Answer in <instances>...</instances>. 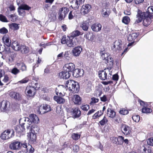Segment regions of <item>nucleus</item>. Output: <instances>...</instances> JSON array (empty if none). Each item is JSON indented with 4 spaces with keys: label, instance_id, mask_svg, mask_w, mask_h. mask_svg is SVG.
Listing matches in <instances>:
<instances>
[{
    "label": "nucleus",
    "instance_id": "nucleus-20",
    "mask_svg": "<svg viewBox=\"0 0 153 153\" xmlns=\"http://www.w3.org/2000/svg\"><path fill=\"white\" fill-rule=\"evenodd\" d=\"M105 109V106H104L102 110L98 111L92 116V119H95L98 118L99 117H100L103 114L104 112Z\"/></svg>",
    "mask_w": 153,
    "mask_h": 153
},
{
    "label": "nucleus",
    "instance_id": "nucleus-2",
    "mask_svg": "<svg viewBox=\"0 0 153 153\" xmlns=\"http://www.w3.org/2000/svg\"><path fill=\"white\" fill-rule=\"evenodd\" d=\"M65 86L67 89L73 92L77 93L79 91V84L73 80L70 79L67 81L66 82Z\"/></svg>",
    "mask_w": 153,
    "mask_h": 153
},
{
    "label": "nucleus",
    "instance_id": "nucleus-37",
    "mask_svg": "<svg viewBox=\"0 0 153 153\" xmlns=\"http://www.w3.org/2000/svg\"><path fill=\"white\" fill-rule=\"evenodd\" d=\"M84 37L86 39L90 40H93L94 37V36L90 32L87 33H86L84 35Z\"/></svg>",
    "mask_w": 153,
    "mask_h": 153
},
{
    "label": "nucleus",
    "instance_id": "nucleus-56",
    "mask_svg": "<svg viewBox=\"0 0 153 153\" xmlns=\"http://www.w3.org/2000/svg\"><path fill=\"white\" fill-rule=\"evenodd\" d=\"M0 20L3 22H8L6 17L2 14H0Z\"/></svg>",
    "mask_w": 153,
    "mask_h": 153
},
{
    "label": "nucleus",
    "instance_id": "nucleus-55",
    "mask_svg": "<svg viewBox=\"0 0 153 153\" xmlns=\"http://www.w3.org/2000/svg\"><path fill=\"white\" fill-rule=\"evenodd\" d=\"M119 113L121 114L125 115L128 114V111L124 108H122L120 110Z\"/></svg>",
    "mask_w": 153,
    "mask_h": 153
},
{
    "label": "nucleus",
    "instance_id": "nucleus-22",
    "mask_svg": "<svg viewBox=\"0 0 153 153\" xmlns=\"http://www.w3.org/2000/svg\"><path fill=\"white\" fill-rule=\"evenodd\" d=\"M10 46L13 50L19 51L21 45L17 41H15L12 42Z\"/></svg>",
    "mask_w": 153,
    "mask_h": 153
},
{
    "label": "nucleus",
    "instance_id": "nucleus-9",
    "mask_svg": "<svg viewBox=\"0 0 153 153\" xmlns=\"http://www.w3.org/2000/svg\"><path fill=\"white\" fill-rule=\"evenodd\" d=\"M9 148L13 150H18L21 148V143L18 141H13L9 145Z\"/></svg>",
    "mask_w": 153,
    "mask_h": 153
},
{
    "label": "nucleus",
    "instance_id": "nucleus-60",
    "mask_svg": "<svg viewBox=\"0 0 153 153\" xmlns=\"http://www.w3.org/2000/svg\"><path fill=\"white\" fill-rule=\"evenodd\" d=\"M67 39H66V37L65 35H64L62 36V38L61 39V43L62 44H66L67 42Z\"/></svg>",
    "mask_w": 153,
    "mask_h": 153
},
{
    "label": "nucleus",
    "instance_id": "nucleus-3",
    "mask_svg": "<svg viewBox=\"0 0 153 153\" xmlns=\"http://www.w3.org/2000/svg\"><path fill=\"white\" fill-rule=\"evenodd\" d=\"M38 89L36 88V86H27L25 89V94L28 97L33 98L36 94L37 90Z\"/></svg>",
    "mask_w": 153,
    "mask_h": 153
},
{
    "label": "nucleus",
    "instance_id": "nucleus-8",
    "mask_svg": "<svg viewBox=\"0 0 153 153\" xmlns=\"http://www.w3.org/2000/svg\"><path fill=\"white\" fill-rule=\"evenodd\" d=\"M108 70H106L105 69L99 71L98 75L100 79L103 80H107V74H110Z\"/></svg>",
    "mask_w": 153,
    "mask_h": 153
},
{
    "label": "nucleus",
    "instance_id": "nucleus-14",
    "mask_svg": "<svg viewBox=\"0 0 153 153\" xmlns=\"http://www.w3.org/2000/svg\"><path fill=\"white\" fill-rule=\"evenodd\" d=\"M9 95L11 98L16 100H19L22 99V96L19 93L11 91L10 92Z\"/></svg>",
    "mask_w": 153,
    "mask_h": 153
},
{
    "label": "nucleus",
    "instance_id": "nucleus-29",
    "mask_svg": "<svg viewBox=\"0 0 153 153\" xmlns=\"http://www.w3.org/2000/svg\"><path fill=\"white\" fill-rule=\"evenodd\" d=\"M139 35V33H133L131 35L130 34L128 37L127 39L129 41H134V40L136 39Z\"/></svg>",
    "mask_w": 153,
    "mask_h": 153
},
{
    "label": "nucleus",
    "instance_id": "nucleus-43",
    "mask_svg": "<svg viewBox=\"0 0 153 153\" xmlns=\"http://www.w3.org/2000/svg\"><path fill=\"white\" fill-rule=\"evenodd\" d=\"M130 19L129 17L128 16H125L123 17L122 20V22L126 25H128L130 22Z\"/></svg>",
    "mask_w": 153,
    "mask_h": 153
},
{
    "label": "nucleus",
    "instance_id": "nucleus-63",
    "mask_svg": "<svg viewBox=\"0 0 153 153\" xmlns=\"http://www.w3.org/2000/svg\"><path fill=\"white\" fill-rule=\"evenodd\" d=\"M111 60H112L108 62L109 64L108 65V68H109L110 69L113 68L114 62L113 59H111Z\"/></svg>",
    "mask_w": 153,
    "mask_h": 153
},
{
    "label": "nucleus",
    "instance_id": "nucleus-34",
    "mask_svg": "<svg viewBox=\"0 0 153 153\" xmlns=\"http://www.w3.org/2000/svg\"><path fill=\"white\" fill-rule=\"evenodd\" d=\"M39 130V127L36 125H32L30 132L36 134L38 132Z\"/></svg>",
    "mask_w": 153,
    "mask_h": 153
},
{
    "label": "nucleus",
    "instance_id": "nucleus-41",
    "mask_svg": "<svg viewBox=\"0 0 153 153\" xmlns=\"http://www.w3.org/2000/svg\"><path fill=\"white\" fill-rule=\"evenodd\" d=\"M82 4L81 3V2L80 1H79L77 0H76L75 4L72 5L71 6V7L75 10H76L78 9L79 8V6L81 4Z\"/></svg>",
    "mask_w": 153,
    "mask_h": 153
},
{
    "label": "nucleus",
    "instance_id": "nucleus-27",
    "mask_svg": "<svg viewBox=\"0 0 153 153\" xmlns=\"http://www.w3.org/2000/svg\"><path fill=\"white\" fill-rule=\"evenodd\" d=\"M71 38L70 36L68 38V39H67V45L69 47H73L76 45L75 42V40L76 39L73 38Z\"/></svg>",
    "mask_w": 153,
    "mask_h": 153
},
{
    "label": "nucleus",
    "instance_id": "nucleus-59",
    "mask_svg": "<svg viewBox=\"0 0 153 153\" xmlns=\"http://www.w3.org/2000/svg\"><path fill=\"white\" fill-rule=\"evenodd\" d=\"M117 137H112L110 138L111 143L113 144L117 145Z\"/></svg>",
    "mask_w": 153,
    "mask_h": 153
},
{
    "label": "nucleus",
    "instance_id": "nucleus-28",
    "mask_svg": "<svg viewBox=\"0 0 153 153\" xmlns=\"http://www.w3.org/2000/svg\"><path fill=\"white\" fill-rule=\"evenodd\" d=\"M89 25V24L88 22L87 21H84L80 24V27L84 31H87L88 29Z\"/></svg>",
    "mask_w": 153,
    "mask_h": 153
},
{
    "label": "nucleus",
    "instance_id": "nucleus-24",
    "mask_svg": "<svg viewBox=\"0 0 153 153\" xmlns=\"http://www.w3.org/2000/svg\"><path fill=\"white\" fill-rule=\"evenodd\" d=\"M82 50V48L80 46L76 47L74 48L72 52L74 56H78Z\"/></svg>",
    "mask_w": 153,
    "mask_h": 153
},
{
    "label": "nucleus",
    "instance_id": "nucleus-6",
    "mask_svg": "<svg viewBox=\"0 0 153 153\" xmlns=\"http://www.w3.org/2000/svg\"><path fill=\"white\" fill-rule=\"evenodd\" d=\"M152 150L151 147L146 144L142 145L138 148L139 153H151Z\"/></svg>",
    "mask_w": 153,
    "mask_h": 153
},
{
    "label": "nucleus",
    "instance_id": "nucleus-62",
    "mask_svg": "<svg viewBox=\"0 0 153 153\" xmlns=\"http://www.w3.org/2000/svg\"><path fill=\"white\" fill-rule=\"evenodd\" d=\"M8 32L7 30L4 27L0 29V33L4 34L7 33Z\"/></svg>",
    "mask_w": 153,
    "mask_h": 153
},
{
    "label": "nucleus",
    "instance_id": "nucleus-39",
    "mask_svg": "<svg viewBox=\"0 0 153 153\" xmlns=\"http://www.w3.org/2000/svg\"><path fill=\"white\" fill-rule=\"evenodd\" d=\"M101 55L102 58L103 60H105V62L106 64L108 63L109 57L108 53H107L102 54Z\"/></svg>",
    "mask_w": 153,
    "mask_h": 153
},
{
    "label": "nucleus",
    "instance_id": "nucleus-33",
    "mask_svg": "<svg viewBox=\"0 0 153 153\" xmlns=\"http://www.w3.org/2000/svg\"><path fill=\"white\" fill-rule=\"evenodd\" d=\"M83 33H81L78 30H75L71 33L70 36L71 38H74L75 37L79 35H82Z\"/></svg>",
    "mask_w": 153,
    "mask_h": 153
},
{
    "label": "nucleus",
    "instance_id": "nucleus-17",
    "mask_svg": "<svg viewBox=\"0 0 153 153\" xmlns=\"http://www.w3.org/2000/svg\"><path fill=\"white\" fill-rule=\"evenodd\" d=\"M91 8V6L89 4L83 5L81 9V11L82 13L85 15L88 13Z\"/></svg>",
    "mask_w": 153,
    "mask_h": 153
},
{
    "label": "nucleus",
    "instance_id": "nucleus-50",
    "mask_svg": "<svg viewBox=\"0 0 153 153\" xmlns=\"http://www.w3.org/2000/svg\"><path fill=\"white\" fill-rule=\"evenodd\" d=\"M10 27L13 30H15L19 29V27L17 24L13 23L10 25Z\"/></svg>",
    "mask_w": 153,
    "mask_h": 153
},
{
    "label": "nucleus",
    "instance_id": "nucleus-4",
    "mask_svg": "<svg viewBox=\"0 0 153 153\" xmlns=\"http://www.w3.org/2000/svg\"><path fill=\"white\" fill-rule=\"evenodd\" d=\"M14 136V131L13 129H8L2 133L0 137L3 140H6L13 137Z\"/></svg>",
    "mask_w": 153,
    "mask_h": 153
},
{
    "label": "nucleus",
    "instance_id": "nucleus-45",
    "mask_svg": "<svg viewBox=\"0 0 153 153\" xmlns=\"http://www.w3.org/2000/svg\"><path fill=\"white\" fill-rule=\"evenodd\" d=\"M80 136V134L77 133H73L71 135V137L73 139L75 140H78Z\"/></svg>",
    "mask_w": 153,
    "mask_h": 153
},
{
    "label": "nucleus",
    "instance_id": "nucleus-61",
    "mask_svg": "<svg viewBox=\"0 0 153 153\" xmlns=\"http://www.w3.org/2000/svg\"><path fill=\"white\" fill-rule=\"evenodd\" d=\"M147 142L149 145L153 146V137L148 139Z\"/></svg>",
    "mask_w": 153,
    "mask_h": 153
},
{
    "label": "nucleus",
    "instance_id": "nucleus-1",
    "mask_svg": "<svg viewBox=\"0 0 153 153\" xmlns=\"http://www.w3.org/2000/svg\"><path fill=\"white\" fill-rule=\"evenodd\" d=\"M153 6L149 7L146 12H142L138 9L136 15L137 19L134 24H138L143 21V25L145 27H148L152 22L153 18Z\"/></svg>",
    "mask_w": 153,
    "mask_h": 153
},
{
    "label": "nucleus",
    "instance_id": "nucleus-47",
    "mask_svg": "<svg viewBox=\"0 0 153 153\" xmlns=\"http://www.w3.org/2000/svg\"><path fill=\"white\" fill-rule=\"evenodd\" d=\"M108 122V120L105 116H104L103 119L99 122V123L101 126H104Z\"/></svg>",
    "mask_w": 153,
    "mask_h": 153
},
{
    "label": "nucleus",
    "instance_id": "nucleus-40",
    "mask_svg": "<svg viewBox=\"0 0 153 153\" xmlns=\"http://www.w3.org/2000/svg\"><path fill=\"white\" fill-rule=\"evenodd\" d=\"M124 137L122 136H118V138H117V145H122L123 143V141L122 140H123Z\"/></svg>",
    "mask_w": 153,
    "mask_h": 153
},
{
    "label": "nucleus",
    "instance_id": "nucleus-36",
    "mask_svg": "<svg viewBox=\"0 0 153 153\" xmlns=\"http://www.w3.org/2000/svg\"><path fill=\"white\" fill-rule=\"evenodd\" d=\"M152 111V109L150 108H148L147 105L144 106L142 109V112L146 114L150 113Z\"/></svg>",
    "mask_w": 153,
    "mask_h": 153
},
{
    "label": "nucleus",
    "instance_id": "nucleus-18",
    "mask_svg": "<svg viewBox=\"0 0 153 153\" xmlns=\"http://www.w3.org/2000/svg\"><path fill=\"white\" fill-rule=\"evenodd\" d=\"M2 40L5 45L7 47H10L11 44V41L9 36L7 34H5L3 36Z\"/></svg>",
    "mask_w": 153,
    "mask_h": 153
},
{
    "label": "nucleus",
    "instance_id": "nucleus-23",
    "mask_svg": "<svg viewBox=\"0 0 153 153\" xmlns=\"http://www.w3.org/2000/svg\"><path fill=\"white\" fill-rule=\"evenodd\" d=\"M91 28L93 31L98 32L101 30L102 25L99 23H95L91 25Z\"/></svg>",
    "mask_w": 153,
    "mask_h": 153
},
{
    "label": "nucleus",
    "instance_id": "nucleus-32",
    "mask_svg": "<svg viewBox=\"0 0 153 153\" xmlns=\"http://www.w3.org/2000/svg\"><path fill=\"white\" fill-rule=\"evenodd\" d=\"M53 99L58 103L59 104H63L65 102L64 99L59 96H54Z\"/></svg>",
    "mask_w": 153,
    "mask_h": 153
},
{
    "label": "nucleus",
    "instance_id": "nucleus-5",
    "mask_svg": "<svg viewBox=\"0 0 153 153\" xmlns=\"http://www.w3.org/2000/svg\"><path fill=\"white\" fill-rule=\"evenodd\" d=\"M121 129V131L126 136H130L131 135L132 128L128 125L122 124Z\"/></svg>",
    "mask_w": 153,
    "mask_h": 153
},
{
    "label": "nucleus",
    "instance_id": "nucleus-16",
    "mask_svg": "<svg viewBox=\"0 0 153 153\" xmlns=\"http://www.w3.org/2000/svg\"><path fill=\"white\" fill-rule=\"evenodd\" d=\"M71 112L74 118H78L81 115V111L79 108H72Z\"/></svg>",
    "mask_w": 153,
    "mask_h": 153
},
{
    "label": "nucleus",
    "instance_id": "nucleus-42",
    "mask_svg": "<svg viewBox=\"0 0 153 153\" xmlns=\"http://www.w3.org/2000/svg\"><path fill=\"white\" fill-rule=\"evenodd\" d=\"M111 12L106 10L105 11L104 9H102V11L101 15L103 17H108Z\"/></svg>",
    "mask_w": 153,
    "mask_h": 153
},
{
    "label": "nucleus",
    "instance_id": "nucleus-54",
    "mask_svg": "<svg viewBox=\"0 0 153 153\" xmlns=\"http://www.w3.org/2000/svg\"><path fill=\"white\" fill-rule=\"evenodd\" d=\"M99 99L94 97H92L91 98V101L89 104L91 105L93 104L98 102L99 101Z\"/></svg>",
    "mask_w": 153,
    "mask_h": 153
},
{
    "label": "nucleus",
    "instance_id": "nucleus-26",
    "mask_svg": "<svg viewBox=\"0 0 153 153\" xmlns=\"http://www.w3.org/2000/svg\"><path fill=\"white\" fill-rule=\"evenodd\" d=\"M59 76L60 78L66 79L70 77L71 74L67 71H65L60 72Z\"/></svg>",
    "mask_w": 153,
    "mask_h": 153
},
{
    "label": "nucleus",
    "instance_id": "nucleus-38",
    "mask_svg": "<svg viewBox=\"0 0 153 153\" xmlns=\"http://www.w3.org/2000/svg\"><path fill=\"white\" fill-rule=\"evenodd\" d=\"M32 77V79L33 80H35V81H32L31 83V86H33V87L34 86L36 87V88H38L37 87V86L38 84L37 81L39 80V78H35L34 76H31Z\"/></svg>",
    "mask_w": 153,
    "mask_h": 153
},
{
    "label": "nucleus",
    "instance_id": "nucleus-52",
    "mask_svg": "<svg viewBox=\"0 0 153 153\" xmlns=\"http://www.w3.org/2000/svg\"><path fill=\"white\" fill-rule=\"evenodd\" d=\"M16 54L15 53H13L11 54V55L9 56V60L10 62H13L15 59V57L16 56Z\"/></svg>",
    "mask_w": 153,
    "mask_h": 153
},
{
    "label": "nucleus",
    "instance_id": "nucleus-12",
    "mask_svg": "<svg viewBox=\"0 0 153 153\" xmlns=\"http://www.w3.org/2000/svg\"><path fill=\"white\" fill-rule=\"evenodd\" d=\"M10 105V103L9 101L3 100L0 102V109L3 111H5L7 109L8 106Z\"/></svg>",
    "mask_w": 153,
    "mask_h": 153
},
{
    "label": "nucleus",
    "instance_id": "nucleus-7",
    "mask_svg": "<svg viewBox=\"0 0 153 153\" xmlns=\"http://www.w3.org/2000/svg\"><path fill=\"white\" fill-rule=\"evenodd\" d=\"M69 10L68 8L66 7L61 8L60 9L58 13L59 16L58 19L59 20H62L63 19V16L64 17L66 16L68 14Z\"/></svg>",
    "mask_w": 153,
    "mask_h": 153
},
{
    "label": "nucleus",
    "instance_id": "nucleus-64",
    "mask_svg": "<svg viewBox=\"0 0 153 153\" xmlns=\"http://www.w3.org/2000/svg\"><path fill=\"white\" fill-rule=\"evenodd\" d=\"M119 79V76L117 74H115L113 75L112 76V79L114 81H117Z\"/></svg>",
    "mask_w": 153,
    "mask_h": 153
},
{
    "label": "nucleus",
    "instance_id": "nucleus-35",
    "mask_svg": "<svg viewBox=\"0 0 153 153\" xmlns=\"http://www.w3.org/2000/svg\"><path fill=\"white\" fill-rule=\"evenodd\" d=\"M92 84L90 82L86 83L85 87V91L87 93H89L92 90Z\"/></svg>",
    "mask_w": 153,
    "mask_h": 153
},
{
    "label": "nucleus",
    "instance_id": "nucleus-30",
    "mask_svg": "<svg viewBox=\"0 0 153 153\" xmlns=\"http://www.w3.org/2000/svg\"><path fill=\"white\" fill-rule=\"evenodd\" d=\"M29 117L30 121L35 123H37L39 121V118L37 116L34 114H30Z\"/></svg>",
    "mask_w": 153,
    "mask_h": 153
},
{
    "label": "nucleus",
    "instance_id": "nucleus-15",
    "mask_svg": "<svg viewBox=\"0 0 153 153\" xmlns=\"http://www.w3.org/2000/svg\"><path fill=\"white\" fill-rule=\"evenodd\" d=\"M84 73L83 69H75L73 72V75L74 77H78L82 76Z\"/></svg>",
    "mask_w": 153,
    "mask_h": 153
},
{
    "label": "nucleus",
    "instance_id": "nucleus-25",
    "mask_svg": "<svg viewBox=\"0 0 153 153\" xmlns=\"http://www.w3.org/2000/svg\"><path fill=\"white\" fill-rule=\"evenodd\" d=\"M31 9V7H29L27 4H21L18 8V12L19 13V14L20 15L22 14V13L20 10H29Z\"/></svg>",
    "mask_w": 153,
    "mask_h": 153
},
{
    "label": "nucleus",
    "instance_id": "nucleus-44",
    "mask_svg": "<svg viewBox=\"0 0 153 153\" xmlns=\"http://www.w3.org/2000/svg\"><path fill=\"white\" fill-rule=\"evenodd\" d=\"M82 110L84 111H88L90 108V106L88 105L83 104L80 107Z\"/></svg>",
    "mask_w": 153,
    "mask_h": 153
},
{
    "label": "nucleus",
    "instance_id": "nucleus-19",
    "mask_svg": "<svg viewBox=\"0 0 153 153\" xmlns=\"http://www.w3.org/2000/svg\"><path fill=\"white\" fill-rule=\"evenodd\" d=\"M72 100L75 105H79L81 103L82 99L78 95L75 94L74 95Z\"/></svg>",
    "mask_w": 153,
    "mask_h": 153
},
{
    "label": "nucleus",
    "instance_id": "nucleus-48",
    "mask_svg": "<svg viewBox=\"0 0 153 153\" xmlns=\"http://www.w3.org/2000/svg\"><path fill=\"white\" fill-rule=\"evenodd\" d=\"M132 117L133 120L136 122H138L140 120V117L138 115L134 114Z\"/></svg>",
    "mask_w": 153,
    "mask_h": 153
},
{
    "label": "nucleus",
    "instance_id": "nucleus-49",
    "mask_svg": "<svg viewBox=\"0 0 153 153\" xmlns=\"http://www.w3.org/2000/svg\"><path fill=\"white\" fill-rule=\"evenodd\" d=\"M28 149H26V152L29 153H33L34 152V148L32 147L31 145L28 144Z\"/></svg>",
    "mask_w": 153,
    "mask_h": 153
},
{
    "label": "nucleus",
    "instance_id": "nucleus-53",
    "mask_svg": "<svg viewBox=\"0 0 153 153\" xmlns=\"http://www.w3.org/2000/svg\"><path fill=\"white\" fill-rule=\"evenodd\" d=\"M51 67L50 66H47L45 69L44 71L45 74H50L51 73L52 71V69L51 68Z\"/></svg>",
    "mask_w": 153,
    "mask_h": 153
},
{
    "label": "nucleus",
    "instance_id": "nucleus-51",
    "mask_svg": "<svg viewBox=\"0 0 153 153\" xmlns=\"http://www.w3.org/2000/svg\"><path fill=\"white\" fill-rule=\"evenodd\" d=\"M37 112L39 114H42L46 113V111H45L44 110H43V108L42 105L38 108Z\"/></svg>",
    "mask_w": 153,
    "mask_h": 153
},
{
    "label": "nucleus",
    "instance_id": "nucleus-31",
    "mask_svg": "<svg viewBox=\"0 0 153 153\" xmlns=\"http://www.w3.org/2000/svg\"><path fill=\"white\" fill-rule=\"evenodd\" d=\"M107 114L109 117L112 118H114L116 116V112L111 108L108 109Z\"/></svg>",
    "mask_w": 153,
    "mask_h": 153
},
{
    "label": "nucleus",
    "instance_id": "nucleus-58",
    "mask_svg": "<svg viewBox=\"0 0 153 153\" xmlns=\"http://www.w3.org/2000/svg\"><path fill=\"white\" fill-rule=\"evenodd\" d=\"M73 150L74 152L77 153L79 151V146L77 145H74L73 147Z\"/></svg>",
    "mask_w": 153,
    "mask_h": 153
},
{
    "label": "nucleus",
    "instance_id": "nucleus-46",
    "mask_svg": "<svg viewBox=\"0 0 153 153\" xmlns=\"http://www.w3.org/2000/svg\"><path fill=\"white\" fill-rule=\"evenodd\" d=\"M42 105L43 108V110H44L45 111H46V113L51 111V108L50 105L47 104H43Z\"/></svg>",
    "mask_w": 153,
    "mask_h": 153
},
{
    "label": "nucleus",
    "instance_id": "nucleus-57",
    "mask_svg": "<svg viewBox=\"0 0 153 153\" xmlns=\"http://www.w3.org/2000/svg\"><path fill=\"white\" fill-rule=\"evenodd\" d=\"M11 72L13 74L16 75L20 72V71L16 68H14L11 70Z\"/></svg>",
    "mask_w": 153,
    "mask_h": 153
},
{
    "label": "nucleus",
    "instance_id": "nucleus-21",
    "mask_svg": "<svg viewBox=\"0 0 153 153\" xmlns=\"http://www.w3.org/2000/svg\"><path fill=\"white\" fill-rule=\"evenodd\" d=\"M21 53L26 54L29 53L30 51L29 48L25 45H21L19 51Z\"/></svg>",
    "mask_w": 153,
    "mask_h": 153
},
{
    "label": "nucleus",
    "instance_id": "nucleus-13",
    "mask_svg": "<svg viewBox=\"0 0 153 153\" xmlns=\"http://www.w3.org/2000/svg\"><path fill=\"white\" fill-rule=\"evenodd\" d=\"M75 66L73 63H70L65 64L63 68L65 71L69 72H73L75 70Z\"/></svg>",
    "mask_w": 153,
    "mask_h": 153
},
{
    "label": "nucleus",
    "instance_id": "nucleus-11",
    "mask_svg": "<svg viewBox=\"0 0 153 153\" xmlns=\"http://www.w3.org/2000/svg\"><path fill=\"white\" fill-rule=\"evenodd\" d=\"M36 134L29 132L27 133V137L29 142L33 143L36 142Z\"/></svg>",
    "mask_w": 153,
    "mask_h": 153
},
{
    "label": "nucleus",
    "instance_id": "nucleus-10",
    "mask_svg": "<svg viewBox=\"0 0 153 153\" xmlns=\"http://www.w3.org/2000/svg\"><path fill=\"white\" fill-rule=\"evenodd\" d=\"M19 125H17L15 126V130L16 133L19 135L22 134V133L25 130V128L24 125L25 123H24L20 124V122L19 121Z\"/></svg>",
    "mask_w": 153,
    "mask_h": 153
}]
</instances>
